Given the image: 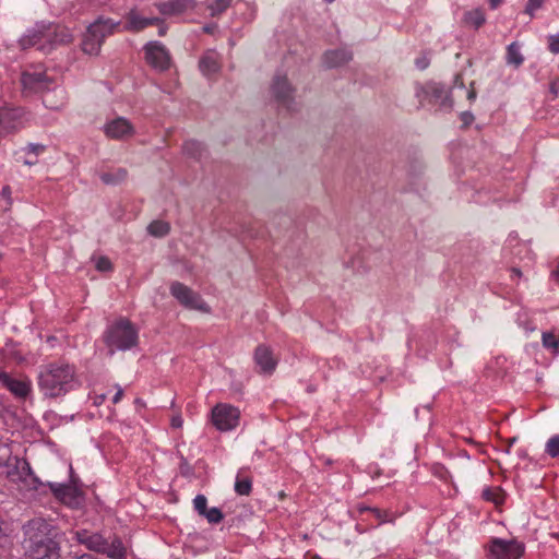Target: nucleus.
<instances>
[{"label":"nucleus","instance_id":"46","mask_svg":"<svg viewBox=\"0 0 559 559\" xmlns=\"http://www.w3.org/2000/svg\"><path fill=\"white\" fill-rule=\"evenodd\" d=\"M122 396H123V390L121 388H118L117 393L112 397V403L114 404L119 403L121 401Z\"/></svg>","mask_w":559,"mask_h":559},{"label":"nucleus","instance_id":"45","mask_svg":"<svg viewBox=\"0 0 559 559\" xmlns=\"http://www.w3.org/2000/svg\"><path fill=\"white\" fill-rule=\"evenodd\" d=\"M4 451H11L7 445L0 444V465L7 463V454Z\"/></svg>","mask_w":559,"mask_h":559},{"label":"nucleus","instance_id":"18","mask_svg":"<svg viewBox=\"0 0 559 559\" xmlns=\"http://www.w3.org/2000/svg\"><path fill=\"white\" fill-rule=\"evenodd\" d=\"M105 134L114 140H124L133 135L132 123L123 117H118L105 124Z\"/></svg>","mask_w":559,"mask_h":559},{"label":"nucleus","instance_id":"3","mask_svg":"<svg viewBox=\"0 0 559 559\" xmlns=\"http://www.w3.org/2000/svg\"><path fill=\"white\" fill-rule=\"evenodd\" d=\"M71 40L72 34L67 27L41 23L26 32L20 39V46L22 49L37 47L38 50L48 53L57 45L68 44Z\"/></svg>","mask_w":559,"mask_h":559},{"label":"nucleus","instance_id":"35","mask_svg":"<svg viewBox=\"0 0 559 559\" xmlns=\"http://www.w3.org/2000/svg\"><path fill=\"white\" fill-rule=\"evenodd\" d=\"M231 0H215L210 7L211 15H218L229 8Z\"/></svg>","mask_w":559,"mask_h":559},{"label":"nucleus","instance_id":"26","mask_svg":"<svg viewBox=\"0 0 559 559\" xmlns=\"http://www.w3.org/2000/svg\"><path fill=\"white\" fill-rule=\"evenodd\" d=\"M464 22L475 28H479L486 22V16L481 9H475L464 14Z\"/></svg>","mask_w":559,"mask_h":559},{"label":"nucleus","instance_id":"24","mask_svg":"<svg viewBox=\"0 0 559 559\" xmlns=\"http://www.w3.org/2000/svg\"><path fill=\"white\" fill-rule=\"evenodd\" d=\"M127 176V169L119 167L108 171H102L99 178L105 185H118L124 181Z\"/></svg>","mask_w":559,"mask_h":559},{"label":"nucleus","instance_id":"25","mask_svg":"<svg viewBox=\"0 0 559 559\" xmlns=\"http://www.w3.org/2000/svg\"><path fill=\"white\" fill-rule=\"evenodd\" d=\"M481 497L486 501L500 506L504 502L506 493L501 487H486L481 492Z\"/></svg>","mask_w":559,"mask_h":559},{"label":"nucleus","instance_id":"50","mask_svg":"<svg viewBox=\"0 0 559 559\" xmlns=\"http://www.w3.org/2000/svg\"><path fill=\"white\" fill-rule=\"evenodd\" d=\"M475 98H476V91L472 86L471 90L467 93V99L468 100H474Z\"/></svg>","mask_w":559,"mask_h":559},{"label":"nucleus","instance_id":"54","mask_svg":"<svg viewBox=\"0 0 559 559\" xmlns=\"http://www.w3.org/2000/svg\"><path fill=\"white\" fill-rule=\"evenodd\" d=\"M213 29H214V26H205L204 27V32H206V33H212Z\"/></svg>","mask_w":559,"mask_h":559},{"label":"nucleus","instance_id":"37","mask_svg":"<svg viewBox=\"0 0 559 559\" xmlns=\"http://www.w3.org/2000/svg\"><path fill=\"white\" fill-rule=\"evenodd\" d=\"M546 0H528L525 7V13L530 16H534L536 10H538Z\"/></svg>","mask_w":559,"mask_h":559},{"label":"nucleus","instance_id":"9","mask_svg":"<svg viewBox=\"0 0 559 559\" xmlns=\"http://www.w3.org/2000/svg\"><path fill=\"white\" fill-rule=\"evenodd\" d=\"M211 417L216 429L229 431L239 425L240 411L230 404L218 403L213 407Z\"/></svg>","mask_w":559,"mask_h":559},{"label":"nucleus","instance_id":"49","mask_svg":"<svg viewBox=\"0 0 559 559\" xmlns=\"http://www.w3.org/2000/svg\"><path fill=\"white\" fill-rule=\"evenodd\" d=\"M491 9H497L503 0H488Z\"/></svg>","mask_w":559,"mask_h":559},{"label":"nucleus","instance_id":"34","mask_svg":"<svg viewBox=\"0 0 559 559\" xmlns=\"http://www.w3.org/2000/svg\"><path fill=\"white\" fill-rule=\"evenodd\" d=\"M202 516H204L210 524H218L224 519L222 510L216 507L206 509Z\"/></svg>","mask_w":559,"mask_h":559},{"label":"nucleus","instance_id":"1","mask_svg":"<svg viewBox=\"0 0 559 559\" xmlns=\"http://www.w3.org/2000/svg\"><path fill=\"white\" fill-rule=\"evenodd\" d=\"M24 550L26 559H59L57 530L43 519L31 520L25 526Z\"/></svg>","mask_w":559,"mask_h":559},{"label":"nucleus","instance_id":"7","mask_svg":"<svg viewBox=\"0 0 559 559\" xmlns=\"http://www.w3.org/2000/svg\"><path fill=\"white\" fill-rule=\"evenodd\" d=\"M416 97L421 107L439 106L440 108H451L452 103L445 88L435 82L418 84L416 86Z\"/></svg>","mask_w":559,"mask_h":559},{"label":"nucleus","instance_id":"29","mask_svg":"<svg viewBox=\"0 0 559 559\" xmlns=\"http://www.w3.org/2000/svg\"><path fill=\"white\" fill-rule=\"evenodd\" d=\"M543 346L554 353L559 352V334L555 332H544L542 335Z\"/></svg>","mask_w":559,"mask_h":559},{"label":"nucleus","instance_id":"44","mask_svg":"<svg viewBox=\"0 0 559 559\" xmlns=\"http://www.w3.org/2000/svg\"><path fill=\"white\" fill-rule=\"evenodd\" d=\"M170 424H171L173 428H181V426L183 424V419L180 415H176V416H173Z\"/></svg>","mask_w":559,"mask_h":559},{"label":"nucleus","instance_id":"48","mask_svg":"<svg viewBox=\"0 0 559 559\" xmlns=\"http://www.w3.org/2000/svg\"><path fill=\"white\" fill-rule=\"evenodd\" d=\"M454 86L464 87L463 78L461 74L455 75Z\"/></svg>","mask_w":559,"mask_h":559},{"label":"nucleus","instance_id":"57","mask_svg":"<svg viewBox=\"0 0 559 559\" xmlns=\"http://www.w3.org/2000/svg\"><path fill=\"white\" fill-rule=\"evenodd\" d=\"M328 3H332L334 0H324Z\"/></svg>","mask_w":559,"mask_h":559},{"label":"nucleus","instance_id":"4","mask_svg":"<svg viewBox=\"0 0 559 559\" xmlns=\"http://www.w3.org/2000/svg\"><path fill=\"white\" fill-rule=\"evenodd\" d=\"M104 340L110 354L124 352L138 345L139 331L130 320L119 318L107 328Z\"/></svg>","mask_w":559,"mask_h":559},{"label":"nucleus","instance_id":"43","mask_svg":"<svg viewBox=\"0 0 559 559\" xmlns=\"http://www.w3.org/2000/svg\"><path fill=\"white\" fill-rule=\"evenodd\" d=\"M415 64L419 70H425L429 66V60L426 57L417 58Z\"/></svg>","mask_w":559,"mask_h":559},{"label":"nucleus","instance_id":"21","mask_svg":"<svg viewBox=\"0 0 559 559\" xmlns=\"http://www.w3.org/2000/svg\"><path fill=\"white\" fill-rule=\"evenodd\" d=\"M157 8L163 15H178L193 8L192 0H167L158 3Z\"/></svg>","mask_w":559,"mask_h":559},{"label":"nucleus","instance_id":"53","mask_svg":"<svg viewBox=\"0 0 559 559\" xmlns=\"http://www.w3.org/2000/svg\"><path fill=\"white\" fill-rule=\"evenodd\" d=\"M159 36H164L166 34V28L164 26H160L158 29Z\"/></svg>","mask_w":559,"mask_h":559},{"label":"nucleus","instance_id":"16","mask_svg":"<svg viewBox=\"0 0 559 559\" xmlns=\"http://www.w3.org/2000/svg\"><path fill=\"white\" fill-rule=\"evenodd\" d=\"M22 85L25 90L39 93L49 91L52 85V80L46 72H23L21 78Z\"/></svg>","mask_w":559,"mask_h":559},{"label":"nucleus","instance_id":"10","mask_svg":"<svg viewBox=\"0 0 559 559\" xmlns=\"http://www.w3.org/2000/svg\"><path fill=\"white\" fill-rule=\"evenodd\" d=\"M4 452L7 454V463L0 465V476L7 477L12 483H17L31 474L32 469L26 461L13 456L11 451Z\"/></svg>","mask_w":559,"mask_h":559},{"label":"nucleus","instance_id":"19","mask_svg":"<svg viewBox=\"0 0 559 559\" xmlns=\"http://www.w3.org/2000/svg\"><path fill=\"white\" fill-rule=\"evenodd\" d=\"M253 359L262 373L271 374L277 366V360L274 357L273 352L264 344L257 346Z\"/></svg>","mask_w":559,"mask_h":559},{"label":"nucleus","instance_id":"20","mask_svg":"<svg viewBox=\"0 0 559 559\" xmlns=\"http://www.w3.org/2000/svg\"><path fill=\"white\" fill-rule=\"evenodd\" d=\"M158 17H144L139 12L132 10L126 16V23L122 28L131 32H140L151 25L158 24Z\"/></svg>","mask_w":559,"mask_h":559},{"label":"nucleus","instance_id":"6","mask_svg":"<svg viewBox=\"0 0 559 559\" xmlns=\"http://www.w3.org/2000/svg\"><path fill=\"white\" fill-rule=\"evenodd\" d=\"M121 26L120 22L111 19H98L87 27L83 37L82 49L85 53L97 55L105 38L114 34Z\"/></svg>","mask_w":559,"mask_h":559},{"label":"nucleus","instance_id":"17","mask_svg":"<svg viewBox=\"0 0 559 559\" xmlns=\"http://www.w3.org/2000/svg\"><path fill=\"white\" fill-rule=\"evenodd\" d=\"M145 58L151 66L159 70L168 69L170 63L168 51L157 41L145 46Z\"/></svg>","mask_w":559,"mask_h":559},{"label":"nucleus","instance_id":"36","mask_svg":"<svg viewBox=\"0 0 559 559\" xmlns=\"http://www.w3.org/2000/svg\"><path fill=\"white\" fill-rule=\"evenodd\" d=\"M193 506H194L195 511L202 516V514L205 513V511L207 509V499H206V497L203 496V495H198L193 499Z\"/></svg>","mask_w":559,"mask_h":559},{"label":"nucleus","instance_id":"40","mask_svg":"<svg viewBox=\"0 0 559 559\" xmlns=\"http://www.w3.org/2000/svg\"><path fill=\"white\" fill-rule=\"evenodd\" d=\"M368 511H370L376 519H378L380 522H386L388 520V512L378 508H368Z\"/></svg>","mask_w":559,"mask_h":559},{"label":"nucleus","instance_id":"22","mask_svg":"<svg viewBox=\"0 0 559 559\" xmlns=\"http://www.w3.org/2000/svg\"><path fill=\"white\" fill-rule=\"evenodd\" d=\"M200 71L206 75L211 76L217 73L221 69L218 55L215 51L206 52L199 61Z\"/></svg>","mask_w":559,"mask_h":559},{"label":"nucleus","instance_id":"47","mask_svg":"<svg viewBox=\"0 0 559 559\" xmlns=\"http://www.w3.org/2000/svg\"><path fill=\"white\" fill-rule=\"evenodd\" d=\"M518 438L516 437H512V438H509L507 440V453H510L511 451V448L513 447V444L516 442Z\"/></svg>","mask_w":559,"mask_h":559},{"label":"nucleus","instance_id":"52","mask_svg":"<svg viewBox=\"0 0 559 559\" xmlns=\"http://www.w3.org/2000/svg\"><path fill=\"white\" fill-rule=\"evenodd\" d=\"M10 193H11V189H10V187H8V186H7V187H4V188L2 189V194H3V195L9 197V195H10Z\"/></svg>","mask_w":559,"mask_h":559},{"label":"nucleus","instance_id":"31","mask_svg":"<svg viewBox=\"0 0 559 559\" xmlns=\"http://www.w3.org/2000/svg\"><path fill=\"white\" fill-rule=\"evenodd\" d=\"M46 152V146L43 144L28 143L25 147L15 152V155L25 154L39 156Z\"/></svg>","mask_w":559,"mask_h":559},{"label":"nucleus","instance_id":"2","mask_svg":"<svg viewBox=\"0 0 559 559\" xmlns=\"http://www.w3.org/2000/svg\"><path fill=\"white\" fill-rule=\"evenodd\" d=\"M37 384L41 394L57 399L74 390L79 382L74 366L62 362H49L39 367Z\"/></svg>","mask_w":559,"mask_h":559},{"label":"nucleus","instance_id":"14","mask_svg":"<svg viewBox=\"0 0 559 559\" xmlns=\"http://www.w3.org/2000/svg\"><path fill=\"white\" fill-rule=\"evenodd\" d=\"M171 295L185 307L190 309L205 310V302L199 294L194 293L182 283L175 282L170 286Z\"/></svg>","mask_w":559,"mask_h":559},{"label":"nucleus","instance_id":"27","mask_svg":"<svg viewBox=\"0 0 559 559\" xmlns=\"http://www.w3.org/2000/svg\"><path fill=\"white\" fill-rule=\"evenodd\" d=\"M507 61L509 64L519 67L523 63L524 58L520 52V46L516 43H512L507 48Z\"/></svg>","mask_w":559,"mask_h":559},{"label":"nucleus","instance_id":"51","mask_svg":"<svg viewBox=\"0 0 559 559\" xmlns=\"http://www.w3.org/2000/svg\"><path fill=\"white\" fill-rule=\"evenodd\" d=\"M550 92H551L555 96H557V94H558V88H557V84H556V83H551V85H550Z\"/></svg>","mask_w":559,"mask_h":559},{"label":"nucleus","instance_id":"13","mask_svg":"<svg viewBox=\"0 0 559 559\" xmlns=\"http://www.w3.org/2000/svg\"><path fill=\"white\" fill-rule=\"evenodd\" d=\"M48 486L59 501L71 507L78 508L81 503L82 491L80 488L73 484H59V483H48Z\"/></svg>","mask_w":559,"mask_h":559},{"label":"nucleus","instance_id":"23","mask_svg":"<svg viewBox=\"0 0 559 559\" xmlns=\"http://www.w3.org/2000/svg\"><path fill=\"white\" fill-rule=\"evenodd\" d=\"M352 59V55L346 49H335L326 51L323 57V62L328 68L342 66Z\"/></svg>","mask_w":559,"mask_h":559},{"label":"nucleus","instance_id":"30","mask_svg":"<svg viewBox=\"0 0 559 559\" xmlns=\"http://www.w3.org/2000/svg\"><path fill=\"white\" fill-rule=\"evenodd\" d=\"M183 151L187 155L193 158H200L202 156L203 146L198 141L189 140L185 142Z\"/></svg>","mask_w":559,"mask_h":559},{"label":"nucleus","instance_id":"8","mask_svg":"<svg viewBox=\"0 0 559 559\" xmlns=\"http://www.w3.org/2000/svg\"><path fill=\"white\" fill-rule=\"evenodd\" d=\"M487 559H520L525 550L524 544L516 540H504L492 537L486 546Z\"/></svg>","mask_w":559,"mask_h":559},{"label":"nucleus","instance_id":"33","mask_svg":"<svg viewBox=\"0 0 559 559\" xmlns=\"http://www.w3.org/2000/svg\"><path fill=\"white\" fill-rule=\"evenodd\" d=\"M252 483L249 478L237 477L235 483V491L241 496H248L251 492Z\"/></svg>","mask_w":559,"mask_h":559},{"label":"nucleus","instance_id":"42","mask_svg":"<svg viewBox=\"0 0 559 559\" xmlns=\"http://www.w3.org/2000/svg\"><path fill=\"white\" fill-rule=\"evenodd\" d=\"M461 120H462L463 124L465 127H467V126H469L473 122L474 116L471 112H468V111H464L461 115Z\"/></svg>","mask_w":559,"mask_h":559},{"label":"nucleus","instance_id":"32","mask_svg":"<svg viewBox=\"0 0 559 559\" xmlns=\"http://www.w3.org/2000/svg\"><path fill=\"white\" fill-rule=\"evenodd\" d=\"M545 453L550 457L559 456V435L551 436L545 444Z\"/></svg>","mask_w":559,"mask_h":559},{"label":"nucleus","instance_id":"56","mask_svg":"<svg viewBox=\"0 0 559 559\" xmlns=\"http://www.w3.org/2000/svg\"><path fill=\"white\" fill-rule=\"evenodd\" d=\"M556 275L559 277V265L556 269Z\"/></svg>","mask_w":559,"mask_h":559},{"label":"nucleus","instance_id":"55","mask_svg":"<svg viewBox=\"0 0 559 559\" xmlns=\"http://www.w3.org/2000/svg\"><path fill=\"white\" fill-rule=\"evenodd\" d=\"M512 273H513V274H515L516 276H520V275H521V272H520V270H518V269H513V270H512Z\"/></svg>","mask_w":559,"mask_h":559},{"label":"nucleus","instance_id":"5","mask_svg":"<svg viewBox=\"0 0 559 559\" xmlns=\"http://www.w3.org/2000/svg\"><path fill=\"white\" fill-rule=\"evenodd\" d=\"M78 543L84 545L87 549L106 555L111 559H124L127 549L120 538L114 537L111 540L105 538L102 534L91 533L88 531H78L74 534Z\"/></svg>","mask_w":559,"mask_h":559},{"label":"nucleus","instance_id":"39","mask_svg":"<svg viewBox=\"0 0 559 559\" xmlns=\"http://www.w3.org/2000/svg\"><path fill=\"white\" fill-rule=\"evenodd\" d=\"M15 156H16V160L22 162L26 166H34L38 163V159H37L38 156L25 155V154H20V155H15Z\"/></svg>","mask_w":559,"mask_h":559},{"label":"nucleus","instance_id":"28","mask_svg":"<svg viewBox=\"0 0 559 559\" xmlns=\"http://www.w3.org/2000/svg\"><path fill=\"white\" fill-rule=\"evenodd\" d=\"M170 230V226L167 222L164 221H153L147 226V231L150 235L155 237H164L166 236Z\"/></svg>","mask_w":559,"mask_h":559},{"label":"nucleus","instance_id":"15","mask_svg":"<svg viewBox=\"0 0 559 559\" xmlns=\"http://www.w3.org/2000/svg\"><path fill=\"white\" fill-rule=\"evenodd\" d=\"M0 382L15 397L26 399L32 391V382L27 378H13L5 371L0 370Z\"/></svg>","mask_w":559,"mask_h":559},{"label":"nucleus","instance_id":"41","mask_svg":"<svg viewBox=\"0 0 559 559\" xmlns=\"http://www.w3.org/2000/svg\"><path fill=\"white\" fill-rule=\"evenodd\" d=\"M548 43H549V50L552 53H559V34L550 35L548 37Z\"/></svg>","mask_w":559,"mask_h":559},{"label":"nucleus","instance_id":"11","mask_svg":"<svg viewBox=\"0 0 559 559\" xmlns=\"http://www.w3.org/2000/svg\"><path fill=\"white\" fill-rule=\"evenodd\" d=\"M271 92L278 106L287 109L288 111H294L296 109L293 97L294 90L285 75H276L274 78Z\"/></svg>","mask_w":559,"mask_h":559},{"label":"nucleus","instance_id":"12","mask_svg":"<svg viewBox=\"0 0 559 559\" xmlns=\"http://www.w3.org/2000/svg\"><path fill=\"white\" fill-rule=\"evenodd\" d=\"M26 112L22 108L0 109V138L24 126Z\"/></svg>","mask_w":559,"mask_h":559},{"label":"nucleus","instance_id":"38","mask_svg":"<svg viewBox=\"0 0 559 559\" xmlns=\"http://www.w3.org/2000/svg\"><path fill=\"white\" fill-rule=\"evenodd\" d=\"M96 269L102 272H107L112 269V264L107 257H99L96 261Z\"/></svg>","mask_w":559,"mask_h":559}]
</instances>
